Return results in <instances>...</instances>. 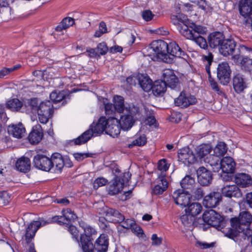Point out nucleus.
<instances>
[{
    "instance_id": "1",
    "label": "nucleus",
    "mask_w": 252,
    "mask_h": 252,
    "mask_svg": "<svg viewBox=\"0 0 252 252\" xmlns=\"http://www.w3.org/2000/svg\"><path fill=\"white\" fill-rule=\"evenodd\" d=\"M231 227L229 228L230 237H236L240 232L247 235V231L249 230L252 223V215L247 211H243L239 214L238 218L230 220Z\"/></svg>"
},
{
    "instance_id": "2",
    "label": "nucleus",
    "mask_w": 252,
    "mask_h": 252,
    "mask_svg": "<svg viewBox=\"0 0 252 252\" xmlns=\"http://www.w3.org/2000/svg\"><path fill=\"white\" fill-rule=\"evenodd\" d=\"M79 225L84 230V233L80 236V242L84 252H94V245L92 235L93 228L86 224L84 222H80Z\"/></svg>"
},
{
    "instance_id": "3",
    "label": "nucleus",
    "mask_w": 252,
    "mask_h": 252,
    "mask_svg": "<svg viewBox=\"0 0 252 252\" xmlns=\"http://www.w3.org/2000/svg\"><path fill=\"white\" fill-rule=\"evenodd\" d=\"M139 112V108L135 106H129L126 109L124 115L121 116L119 124L124 130L130 129L134 122V116Z\"/></svg>"
},
{
    "instance_id": "4",
    "label": "nucleus",
    "mask_w": 252,
    "mask_h": 252,
    "mask_svg": "<svg viewBox=\"0 0 252 252\" xmlns=\"http://www.w3.org/2000/svg\"><path fill=\"white\" fill-rule=\"evenodd\" d=\"M204 222L218 229H220L224 226V222L221 216L214 210L206 211L203 214Z\"/></svg>"
},
{
    "instance_id": "5",
    "label": "nucleus",
    "mask_w": 252,
    "mask_h": 252,
    "mask_svg": "<svg viewBox=\"0 0 252 252\" xmlns=\"http://www.w3.org/2000/svg\"><path fill=\"white\" fill-rule=\"evenodd\" d=\"M150 46V49L157 54L158 57L161 58L163 61L167 63L172 62V58L167 54L168 44L165 41L161 40H155Z\"/></svg>"
},
{
    "instance_id": "6",
    "label": "nucleus",
    "mask_w": 252,
    "mask_h": 252,
    "mask_svg": "<svg viewBox=\"0 0 252 252\" xmlns=\"http://www.w3.org/2000/svg\"><path fill=\"white\" fill-rule=\"evenodd\" d=\"M180 33L186 38L194 41L200 48L204 49L207 48L208 44L206 39L201 35L192 34L187 26H184L181 28Z\"/></svg>"
},
{
    "instance_id": "7",
    "label": "nucleus",
    "mask_w": 252,
    "mask_h": 252,
    "mask_svg": "<svg viewBox=\"0 0 252 252\" xmlns=\"http://www.w3.org/2000/svg\"><path fill=\"white\" fill-rule=\"evenodd\" d=\"M191 197V195L184 189L176 190L172 194L175 203L182 207H185L189 205Z\"/></svg>"
},
{
    "instance_id": "8",
    "label": "nucleus",
    "mask_w": 252,
    "mask_h": 252,
    "mask_svg": "<svg viewBox=\"0 0 252 252\" xmlns=\"http://www.w3.org/2000/svg\"><path fill=\"white\" fill-rule=\"evenodd\" d=\"M231 70L228 63L223 62L219 64L218 67L217 77L221 84L227 85L230 78Z\"/></svg>"
},
{
    "instance_id": "9",
    "label": "nucleus",
    "mask_w": 252,
    "mask_h": 252,
    "mask_svg": "<svg viewBox=\"0 0 252 252\" xmlns=\"http://www.w3.org/2000/svg\"><path fill=\"white\" fill-rule=\"evenodd\" d=\"M163 81L166 85L172 90L179 91L180 86L178 78L176 77L173 71L171 69H165L163 73Z\"/></svg>"
},
{
    "instance_id": "10",
    "label": "nucleus",
    "mask_w": 252,
    "mask_h": 252,
    "mask_svg": "<svg viewBox=\"0 0 252 252\" xmlns=\"http://www.w3.org/2000/svg\"><path fill=\"white\" fill-rule=\"evenodd\" d=\"M48 222L42 219H40L37 221H32L26 229L25 239L27 242L28 243L31 242L37 230L41 226L45 225Z\"/></svg>"
},
{
    "instance_id": "11",
    "label": "nucleus",
    "mask_w": 252,
    "mask_h": 252,
    "mask_svg": "<svg viewBox=\"0 0 252 252\" xmlns=\"http://www.w3.org/2000/svg\"><path fill=\"white\" fill-rule=\"evenodd\" d=\"M221 194L218 191H213L206 195L203 200V204L206 208H214L221 201Z\"/></svg>"
},
{
    "instance_id": "12",
    "label": "nucleus",
    "mask_w": 252,
    "mask_h": 252,
    "mask_svg": "<svg viewBox=\"0 0 252 252\" xmlns=\"http://www.w3.org/2000/svg\"><path fill=\"white\" fill-rule=\"evenodd\" d=\"M33 166L39 170L49 172L50 164V158L43 155H37L34 157Z\"/></svg>"
},
{
    "instance_id": "13",
    "label": "nucleus",
    "mask_w": 252,
    "mask_h": 252,
    "mask_svg": "<svg viewBox=\"0 0 252 252\" xmlns=\"http://www.w3.org/2000/svg\"><path fill=\"white\" fill-rule=\"evenodd\" d=\"M198 183L203 186L209 185L212 181V174L204 167H199L196 171Z\"/></svg>"
},
{
    "instance_id": "14",
    "label": "nucleus",
    "mask_w": 252,
    "mask_h": 252,
    "mask_svg": "<svg viewBox=\"0 0 252 252\" xmlns=\"http://www.w3.org/2000/svg\"><path fill=\"white\" fill-rule=\"evenodd\" d=\"M196 102V98L192 95L187 94L182 92L179 96L174 99V103L176 106L181 108H186L190 105L194 104Z\"/></svg>"
},
{
    "instance_id": "15",
    "label": "nucleus",
    "mask_w": 252,
    "mask_h": 252,
    "mask_svg": "<svg viewBox=\"0 0 252 252\" xmlns=\"http://www.w3.org/2000/svg\"><path fill=\"white\" fill-rule=\"evenodd\" d=\"M50 171L52 170L55 173H61L64 166V160L62 156L59 153L52 154L50 158Z\"/></svg>"
},
{
    "instance_id": "16",
    "label": "nucleus",
    "mask_w": 252,
    "mask_h": 252,
    "mask_svg": "<svg viewBox=\"0 0 252 252\" xmlns=\"http://www.w3.org/2000/svg\"><path fill=\"white\" fill-rule=\"evenodd\" d=\"M179 160L185 164H192L197 161V158L188 147L180 149L178 152Z\"/></svg>"
},
{
    "instance_id": "17",
    "label": "nucleus",
    "mask_w": 252,
    "mask_h": 252,
    "mask_svg": "<svg viewBox=\"0 0 252 252\" xmlns=\"http://www.w3.org/2000/svg\"><path fill=\"white\" fill-rule=\"evenodd\" d=\"M107 122L106 133L113 137L117 136L120 133L121 128L119 120L115 118L110 117Z\"/></svg>"
},
{
    "instance_id": "18",
    "label": "nucleus",
    "mask_w": 252,
    "mask_h": 252,
    "mask_svg": "<svg viewBox=\"0 0 252 252\" xmlns=\"http://www.w3.org/2000/svg\"><path fill=\"white\" fill-rule=\"evenodd\" d=\"M103 210V213L105 214L108 221L119 223L125 220V217L117 210L107 208Z\"/></svg>"
},
{
    "instance_id": "19",
    "label": "nucleus",
    "mask_w": 252,
    "mask_h": 252,
    "mask_svg": "<svg viewBox=\"0 0 252 252\" xmlns=\"http://www.w3.org/2000/svg\"><path fill=\"white\" fill-rule=\"evenodd\" d=\"M236 47V42L231 39H224L219 47V52L224 56L232 55Z\"/></svg>"
},
{
    "instance_id": "20",
    "label": "nucleus",
    "mask_w": 252,
    "mask_h": 252,
    "mask_svg": "<svg viewBox=\"0 0 252 252\" xmlns=\"http://www.w3.org/2000/svg\"><path fill=\"white\" fill-rule=\"evenodd\" d=\"M43 132L40 125L37 124L33 126L32 130L29 135V140L32 144L38 143L42 139Z\"/></svg>"
},
{
    "instance_id": "21",
    "label": "nucleus",
    "mask_w": 252,
    "mask_h": 252,
    "mask_svg": "<svg viewBox=\"0 0 252 252\" xmlns=\"http://www.w3.org/2000/svg\"><path fill=\"white\" fill-rule=\"evenodd\" d=\"M221 193L227 197H241L242 193L238 187L235 185H226L221 189Z\"/></svg>"
},
{
    "instance_id": "22",
    "label": "nucleus",
    "mask_w": 252,
    "mask_h": 252,
    "mask_svg": "<svg viewBox=\"0 0 252 252\" xmlns=\"http://www.w3.org/2000/svg\"><path fill=\"white\" fill-rule=\"evenodd\" d=\"M239 11L241 15L247 19L250 18L252 12V0H240L239 4Z\"/></svg>"
},
{
    "instance_id": "23",
    "label": "nucleus",
    "mask_w": 252,
    "mask_h": 252,
    "mask_svg": "<svg viewBox=\"0 0 252 252\" xmlns=\"http://www.w3.org/2000/svg\"><path fill=\"white\" fill-rule=\"evenodd\" d=\"M167 54L172 58V62L174 57L182 58L185 55V53L175 42H170L168 44Z\"/></svg>"
},
{
    "instance_id": "24",
    "label": "nucleus",
    "mask_w": 252,
    "mask_h": 252,
    "mask_svg": "<svg viewBox=\"0 0 252 252\" xmlns=\"http://www.w3.org/2000/svg\"><path fill=\"white\" fill-rule=\"evenodd\" d=\"M220 169L224 173H233L235 170V163L230 157L223 158L220 161Z\"/></svg>"
},
{
    "instance_id": "25",
    "label": "nucleus",
    "mask_w": 252,
    "mask_h": 252,
    "mask_svg": "<svg viewBox=\"0 0 252 252\" xmlns=\"http://www.w3.org/2000/svg\"><path fill=\"white\" fill-rule=\"evenodd\" d=\"M224 36L220 32H214L211 33L208 37V42L211 48H215L220 47L224 40Z\"/></svg>"
},
{
    "instance_id": "26",
    "label": "nucleus",
    "mask_w": 252,
    "mask_h": 252,
    "mask_svg": "<svg viewBox=\"0 0 252 252\" xmlns=\"http://www.w3.org/2000/svg\"><path fill=\"white\" fill-rule=\"evenodd\" d=\"M123 188L124 182H122L120 176H116L108 187V193L112 195L118 194L121 192Z\"/></svg>"
},
{
    "instance_id": "27",
    "label": "nucleus",
    "mask_w": 252,
    "mask_h": 252,
    "mask_svg": "<svg viewBox=\"0 0 252 252\" xmlns=\"http://www.w3.org/2000/svg\"><path fill=\"white\" fill-rule=\"evenodd\" d=\"M234 181L237 185L242 188L249 187L252 184L251 177L249 175L243 173L236 174Z\"/></svg>"
},
{
    "instance_id": "28",
    "label": "nucleus",
    "mask_w": 252,
    "mask_h": 252,
    "mask_svg": "<svg viewBox=\"0 0 252 252\" xmlns=\"http://www.w3.org/2000/svg\"><path fill=\"white\" fill-rule=\"evenodd\" d=\"M7 131L10 135L17 138H22L25 134L26 129L21 123L9 126Z\"/></svg>"
},
{
    "instance_id": "29",
    "label": "nucleus",
    "mask_w": 252,
    "mask_h": 252,
    "mask_svg": "<svg viewBox=\"0 0 252 252\" xmlns=\"http://www.w3.org/2000/svg\"><path fill=\"white\" fill-rule=\"evenodd\" d=\"M157 184L154 187L152 192L155 195H160L167 189L168 182L164 176L159 177L157 180Z\"/></svg>"
},
{
    "instance_id": "30",
    "label": "nucleus",
    "mask_w": 252,
    "mask_h": 252,
    "mask_svg": "<svg viewBox=\"0 0 252 252\" xmlns=\"http://www.w3.org/2000/svg\"><path fill=\"white\" fill-rule=\"evenodd\" d=\"M94 123V122H93L89 129L73 140L75 145H80L85 144L91 139L94 134V130L92 127Z\"/></svg>"
},
{
    "instance_id": "31",
    "label": "nucleus",
    "mask_w": 252,
    "mask_h": 252,
    "mask_svg": "<svg viewBox=\"0 0 252 252\" xmlns=\"http://www.w3.org/2000/svg\"><path fill=\"white\" fill-rule=\"evenodd\" d=\"M95 250L97 252H106L108 247V238L107 235L102 234L95 241Z\"/></svg>"
},
{
    "instance_id": "32",
    "label": "nucleus",
    "mask_w": 252,
    "mask_h": 252,
    "mask_svg": "<svg viewBox=\"0 0 252 252\" xmlns=\"http://www.w3.org/2000/svg\"><path fill=\"white\" fill-rule=\"evenodd\" d=\"M212 147L209 144H202L196 148L197 161L198 159L203 160L208 157L212 151Z\"/></svg>"
},
{
    "instance_id": "33",
    "label": "nucleus",
    "mask_w": 252,
    "mask_h": 252,
    "mask_svg": "<svg viewBox=\"0 0 252 252\" xmlns=\"http://www.w3.org/2000/svg\"><path fill=\"white\" fill-rule=\"evenodd\" d=\"M203 161L210 164L212 167L214 172H219L220 170V158L215 155L210 154L208 157L203 159Z\"/></svg>"
},
{
    "instance_id": "34",
    "label": "nucleus",
    "mask_w": 252,
    "mask_h": 252,
    "mask_svg": "<svg viewBox=\"0 0 252 252\" xmlns=\"http://www.w3.org/2000/svg\"><path fill=\"white\" fill-rule=\"evenodd\" d=\"M17 169L22 172L26 173L31 169V161L28 158L22 157L16 163Z\"/></svg>"
},
{
    "instance_id": "35",
    "label": "nucleus",
    "mask_w": 252,
    "mask_h": 252,
    "mask_svg": "<svg viewBox=\"0 0 252 252\" xmlns=\"http://www.w3.org/2000/svg\"><path fill=\"white\" fill-rule=\"evenodd\" d=\"M171 19L172 23L177 26L179 32H180L181 28L184 26H187L188 19L186 16L182 14H179L178 15H172Z\"/></svg>"
},
{
    "instance_id": "36",
    "label": "nucleus",
    "mask_w": 252,
    "mask_h": 252,
    "mask_svg": "<svg viewBox=\"0 0 252 252\" xmlns=\"http://www.w3.org/2000/svg\"><path fill=\"white\" fill-rule=\"evenodd\" d=\"M138 83L142 89L146 92H148L152 89V81L146 75L138 74Z\"/></svg>"
},
{
    "instance_id": "37",
    "label": "nucleus",
    "mask_w": 252,
    "mask_h": 252,
    "mask_svg": "<svg viewBox=\"0 0 252 252\" xmlns=\"http://www.w3.org/2000/svg\"><path fill=\"white\" fill-rule=\"evenodd\" d=\"M167 86L163 81H156L152 85L153 93L155 95H160L164 93Z\"/></svg>"
},
{
    "instance_id": "38",
    "label": "nucleus",
    "mask_w": 252,
    "mask_h": 252,
    "mask_svg": "<svg viewBox=\"0 0 252 252\" xmlns=\"http://www.w3.org/2000/svg\"><path fill=\"white\" fill-rule=\"evenodd\" d=\"M233 86L235 91L238 93L242 92L245 88V84L241 75L237 74L233 77Z\"/></svg>"
},
{
    "instance_id": "39",
    "label": "nucleus",
    "mask_w": 252,
    "mask_h": 252,
    "mask_svg": "<svg viewBox=\"0 0 252 252\" xmlns=\"http://www.w3.org/2000/svg\"><path fill=\"white\" fill-rule=\"evenodd\" d=\"M38 112L52 115L54 112L53 106L50 101L41 102L38 106Z\"/></svg>"
},
{
    "instance_id": "40",
    "label": "nucleus",
    "mask_w": 252,
    "mask_h": 252,
    "mask_svg": "<svg viewBox=\"0 0 252 252\" xmlns=\"http://www.w3.org/2000/svg\"><path fill=\"white\" fill-rule=\"evenodd\" d=\"M188 29L191 32L192 34L196 35L205 34L207 32V29L205 27L200 25H197L193 23H189L187 26Z\"/></svg>"
},
{
    "instance_id": "41",
    "label": "nucleus",
    "mask_w": 252,
    "mask_h": 252,
    "mask_svg": "<svg viewBox=\"0 0 252 252\" xmlns=\"http://www.w3.org/2000/svg\"><path fill=\"white\" fill-rule=\"evenodd\" d=\"M108 119L104 117H101L98 120V122L95 124V136L106 132L107 125H108Z\"/></svg>"
},
{
    "instance_id": "42",
    "label": "nucleus",
    "mask_w": 252,
    "mask_h": 252,
    "mask_svg": "<svg viewBox=\"0 0 252 252\" xmlns=\"http://www.w3.org/2000/svg\"><path fill=\"white\" fill-rule=\"evenodd\" d=\"M114 105L117 112L118 113H124L126 112V109L127 107H124V98L119 95H116L114 97Z\"/></svg>"
},
{
    "instance_id": "43",
    "label": "nucleus",
    "mask_w": 252,
    "mask_h": 252,
    "mask_svg": "<svg viewBox=\"0 0 252 252\" xmlns=\"http://www.w3.org/2000/svg\"><path fill=\"white\" fill-rule=\"evenodd\" d=\"M202 206L199 203H193L189 205L187 209H186V212L189 215L195 216L200 213L202 211Z\"/></svg>"
},
{
    "instance_id": "44",
    "label": "nucleus",
    "mask_w": 252,
    "mask_h": 252,
    "mask_svg": "<svg viewBox=\"0 0 252 252\" xmlns=\"http://www.w3.org/2000/svg\"><path fill=\"white\" fill-rule=\"evenodd\" d=\"M195 219V218L193 217V216H192L187 212L180 218L183 224L188 228H191L195 224L194 221Z\"/></svg>"
},
{
    "instance_id": "45",
    "label": "nucleus",
    "mask_w": 252,
    "mask_h": 252,
    "mask_svg": "<svg viewBox=\"0 0 252 252\" xmlns=\"http://www.w3.org/2000/svg\"><path fill=\"white\" fill-rule=\"evenodd\" d=\"M23 105V102L17 98L9 100L6 103L7 107L13 111H19Z\"/></svg>"
},
{
    "instance_id": "46",
    "label": "nucleus",
    "mask_w": 252,
    "mask_h": 252,
    "mask_svg": "<svg viewBox=\"0 0 252 252\" xmlns=\"http://www.w3.org/2000/svg\"><path fill=\"white\" fill-rule=\"evenodd\" d=\"M227 150L226 144L223 142H220L214 149V154L220 158L223 156Z\"/></svg>"
},
{
    "instance_id": "47",
    "label": "nucleus",
    "mask_w": 252,
    "mask_h": 252,
    "mask_svg": "<svg viewBox=\"0 0 252 252\" xmlns=\"http://www.w3.org/2000/svg\"><path fill=\"white\" fill-rule=\"evenodd\" d=\"M74 23V19L71 17L64 18L60 24L56 27V30L61 32L72 26Z\"/></svg>"
},
{
    "instance_id": "48",
    "label": "nucleus",
    "mask_w": 252,
    "mask_h": 252,
    "mask_svg": "<svg viewBox=\"0 0 252 252\" xmlns=\"http://www.w3.org/2000/svg\"><path fill=\"white\" fill-rule=\"evenodd\" d=\"M147 142V138L144 135H140L131 141L130 143L128 144L126 146L128 148H132L134 146H142L144 145Z\"/></svg>"
},
{
    "instance_id": "49",
    "label": "nucleus",
    "mask_w": 252,
    "mask_h": 252,
    "mask_svg": "<svg viewBox=\"0 0 252 252\" xmlns=\"http://www.w3.org/2000/svg\"><path fill=\"white\" fill-rule=\"evenodd\" d=\"M195 183L194 179L190 175L186 176L180 182L182 188L184 189H191Z\"/></svg>"
},
{
    "instance_id": "50",
    "label": "nucleus",
    "mask_w": 252,
    "mask_h": 252,
    "mask_svg": "<svg viewBox=\"0 0 252 252\" xmlns=\"http://www.w3.org/2000/svg\"><path fill=\"white\" fill-rule=\"evenodd\" d=\"M203 62L205 64V69L209 75L210 74V66L211 65L213 60V55L211 53H208L207 55L203 56Z\"/></svg>"
},
{
    "instance_id": "51",
    "label": "nucleus",
    "mask_w": 252,
    "mask_h": 252,
    "mask_svg": "<svg viewBox=\"0 0 252 252\" xmlns=\"http://www.w3.org/2000/svg\"><path fill=\"white\" fill-rule=\"evenodd\" d=\"M62 214L65 217L68 223L71 220H74L77 218L76 215L70 209L63 210Z\"/></svg>"
},
{
    "instance_id": "52",
    "label": "nucleus",
    "mask_w": 252,
    "mask_h": 252,
    "mask_svg": "<svg viewBox=\"0 0 252 252\" xmlns=\"http://www.w3.org/2000/svg\"><path fill=\"white\" fill-rule=\"evenodd\" d=\"M106 32H107V29L106 24L102 21L99 24L98 30L95 31V37H99Z\"/></svg>"
},
{
    "instance_id": "53",
    "label": "nucleus",
    "mask_w": 252,
    "mask_h": 252,
    "mask_svg": "<svg viewBox=\"0 0 252 252\" xmlns=\"http://www.w3.org/2000/svg\"><path fill=\"white\" fill-rule=\"evenodd\" d=\"M96 49V51L95 52V54H98V55H105L108 50V47L104 42L99 43L97 45Z\"/></svg>"
},
{
    "instance_id": "54",
    "label": "nucleus",
    "mask_w": 252,
    "mask_h": 252,
    "mask_svg": "<svg viewBox=\"0 0 252 252\" xmlns=\"http://www.w3.org/2000/svg\"><path fill=\"white\" fill-rule=\"evenodd\" d=\"M10 200V197L6 191H2L0 192V205H6Z\"/></svg>"
},
{
    "instance_id": "55",
    "label": "nucleus",
    "mask_w": 252,
    "mask_h": 252,
    "mask_svg": "<svg viewBox=\"0 0 252 252\" xmlns=\"http://www.w3.org/2000/svg\"><path fill=\"white\" fill-rule=\"evenodd\" d=\"M105 111L106 115H111L117 112L115 106L112 103H106L105 104Z\"/></svg>"
},
{
    "instance_id": "56",
    "label": "nucleus",
    "mask_w": 252,
    "mask_h": 252,
    "mask_svg": "<svg viewBox=\"0 0 252 252\" xmlns=\"http://www.w3.org/2000/svg\"><path fill=\"white\" fill-rule=\"evenodd\" d=\"M120 223H121V226L126 229H129L135 224V221L131 219H125Z\"/></svg>"
},
{
    "instance_id": "57",
    "label": "nucleus",
    "mask_w": 252,
    "mask_h": 252,
    "mask_svg": "<svg viewBox=\"0 0 252 252\" xmlns=\"http://www.w3.org/2000/svg\"><path fill=\"white\" fill-rule=\"evenodd\" d=\"M169 166L166 163V160L165 159H162L158 162V168L159 170L161 171H166L168 169Z\"/></svg>"
},
{
    "instance_id": "58",
    "label": "nucleus",
    "mask_w": 252,
    "mask_h": 252,
    "mask_svg": "<svg viewBox=\"0 0 252 252\" xmlns=\"http://www.w3.org/2000/svg\"><path fill=\"white\" fill-rule=\"evenodd\" d=\"M38 115L39 121L40 123L43 124H46L48 122L49 119L52 116V115L50 114H45L44 113L39 112H38Z\"/></svg>"
},
{
    "instance_id": "59",
    "label": "nucleus",
    "mask_w": 252,
    "mask_h": 252,
    "mask_svg": "<svg viewBox=\"0 0 252 252\" xmlns=\"http://www.w3.org/2000/svg\"><path fill=\"white\" fill-rule=\"evenodd\" d=\"M52 221L57 222L58 223L62 225L66 224H68V222L66 220L64 216L63 215L62 216H55L52 218Z\"/></svg>"
},
{
    "instance_id": "60",
    "label": "nucleus",
    "mask_w": 252,
    "mask_h": 252,
    "mask_svg": "<svg viewBox=\"0 0 252 252\" xmlns=\"http://www.w3.org/2000/svg\"><path fill=\"white\" fill-rule=\"evenodd\" d=\"M68 231L71 234L73 237L75 238L76 240L78 242V237L79 231L77 229V227L73 225H70L68 227Z\"/></svg>"
},
{
    "instance_id": "61",
    "label": "nucleus",
    "mask_w": 252,
    "mask_h": 252,
    "mask_svg": "<svg viewBox=\"0 0 252 252\" xmlns=\"http://www.w3.org/2000/svg\"><path fill=\"white\" fill-rule=\"evenodd\" d=\"M154 15L152 14V12L149 10H146L143 11L142 16L143 18L146 21L151 20L154 17Z\"/></svg>"
},
{
    "instance_id": "62",
    "label": "nucleus",
    "mask_w": 252,
    "mask_h": 252,
    "mask_svg": "<svg viewBox=\"0 0 252 252\" xmlns=\"http://www.w3.org/2000/svg\"><path fill=\"white\" fill-rule=\"evenodd\" d=\"M28 103L29 106L31 107V108L32 110H38V102L37 99L36 98H32L30 100H29L28 101Z\"/></svg>"
},
{
    "instance_id": "63",
    "label": "nucleus",
    "mask_w": 252,
    "mask_h": 252,
    "mask_svg": "<svg viewBox=\"0 0 252 252\" xmlns=\"http://www.w3.org/2000/svg\"><path fill=\"white\" fill-rule=\"evenodd\" d=\"M240 63L245 67H247L248 68L252 67V59L248 57L243 58L241 60Z\"/></svg>"
},
{
    "instance_id": "64",
    "label": "nucleus",
    "mask_w": 252,
    "mask_h": 252,
    "mask_svg": "<svg viewBox=\"0 0 252 252\" xmlns=\"http://www.w3.org/2000/svg\"><path fill=\"white\" fill-rule=\"evenodd\" d=\"M47 74L48 78H52L56 77L57 74V72L55 71V69L52 67H49L47 69L44 70V75Z\"/></svg>"
}]
</instances>
